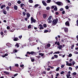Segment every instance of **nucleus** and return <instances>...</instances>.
Listing matches in <instances>:
<instances>
[{
	"label": "nucleus",
	"mask_w": 78,
	"mask_h": 78,
	"mask_svg": "<svg viewBox=\"0 0 78 78\" xmlns=\"http://www.w3.org/2000/svg\"><path fill=\"white\" fill-rule=\"evenodd\" d=\"M58 19L57 18L56 19H54L52 21V25H53V26L56 25V24L57 23H58Z\"/></svg>",
	"instance_id": "1"
},
{
	"label": "nucleus",
	"mask_w": 78,
	"mask_h": 78,
	"mask_svg": "<svg viewBox=\"0 0 78 78\" xmlns=\"http://www.w3.org/2000/svg\"><path fill=\"white\" fill-rule=\"evenodd\" d=\"M27 54H29V55H36V52H34L33 51H31L30 52L29 51L27 52Z\"/></svg>",
	"instance_id": "2"
},
{
	"label": "nucleus",
	"mask_w": 78,
	"mask_h": 78,
	"mask_svg": "<svg viewBox=\"0 0 78 78\" xmlns=\"http://www.w3.org/2000/svg\"><path fill=\"white\" fill-rule=\"evenodd\" d=\"M30 20L31 21V23H35L36 22V20L34 19L33 18V17H31Z\"/></svg>",
	"instance_id": "3"
},
{
	"label": "nucleus",
	"mask_w": 78,
	"mask_h": 78,
	"mask_svg": "<svg viewBox=\"0 0 78 78\" xmlns=\"http://www.w3.org/2000/svg\"><path fill=\"white\" fill-rule=\"evenodd\" d=\"M55 3L58 5H59V6H62V5H63V4L62 3L59 2H55Z\"/></svg>",
	"instance_id": "4"
},
{
	"label": "nucleus",
	"mask_w": 78,
	"mask_h": 78,
	"mask_svg": "<svg viewBox=\"0 0 78 78\" xmlns=\"http://www.w3.org/2000/svg\"><path fill=\"white\" fill-rule=\"evenodd\" d=\"M65 25L66 26H68V27L70 26V23H69V21H67L65 23Z\"/></svg>",
	"instance_id": "5"
},
{
	"label": "nucleus",
	"mask_w": 78,
	"mask_h": 78,
	"mask_svg": "<svg viewBox=\"0 0 78 78\" xmlns=\"http://www.w3.org/2000/svg\"><path fill=\"white\" fill-rule=\"evenodd\" d=\"M38 26L40 27L39 28L40 30H43L44 28L43 27V26L41 24L39 25Z\"/></svg>",
	"instance_id": "6"
},
{
	"label": "nucleus",
	"mask_w": 78,
	"mask_h": 78,
	"mask_svg": "<svg viewBox=\"0 0 78 78\" xmlns=\"http://www.w3.org/2000/svg\"><path fill=\"white\" fill-rule=\"evenodd\" d=\"M42 3H43L44 6H47V3L45 2V1H42Z\"/></svg>",
	"instance_id": "7"
},
{
	"label": "nucleus",
	"mask_w": 78,
	"mask_h": 78,
	"mask_svg": "<svg viewBox=\"0 0 78 78\" xmlns=\"http://www.w3.org/2000/svg\"><path fill=\"white\" fill-rule=\"evenodd\" d=\"M64 31L65 33H67L68 31H69V30H68V28L67 27H65L64 28Z\"/></svg>",
	"instance_id": "8"
},
{
	"label": "nucleus",
	"mask_w": 78,
	"mask_h": 78,
	"mask_svg": "<svg viewBox=\"0 0 78 78\" xmlns=\"http://www.w3.org/2000/svg\"><path fill=\"white\" fill-rule=\"evenodd\" d=\"M6 46H8L9 47H11V44L9 43H7L6 44Z\"/></svg>",
	"instance_id": "9"
},
{
	"label": "nucleus",
	"mask_w": 78,
	"mask_h": 78,
	"mask_svg": "<svg viewBox=\"0 0 78 78\" xmlns=\"http://www.w3.org/2000/svg\"><path fill=\"white\" fill-rule=\"evenodd\" d=\"M62 48V46L61 45H60L58 46L57 48H59L60 50H61Z\"/></svg>",
	"instance_id": "10"
},
{
	"label": "nucleus",
	"mask_w": 78,
	"mask_h": 78,
	"mask_svg": "<svg viewBox=\"0 0 78 78\" xmlns=\"http://www.w3.org/2000/svg\"><path fill=\"white\" fill-rule=\"evenodd\" d=\"M47 15L46 14H43V16L44 19H46L47 17Z\"/></svg>",
	"instance_id": "11"
},
{
	"label": "nucleus",
	"mask_w": 78,
	"mask_h": 78,
	"mask_svg": "<svg viewBox=\"0 0 78 78\" xmlns=\"http://www.w3.org/2000/svg\"><path fill=\"white\" fill-rule=\"evenodd\" d=\"M13 8L14 9H15V10H17V8H18V7H17V5H15V6H14Z\"/></svg>",
	"instance_id": "12"
},
{
	"label": "nucleus",
	"mask_w": 78,
	"mask_h": 78,
	"mask_svg": "<svg viewBox=\"0 0 78 78\" xmlns=\"http://www.w3.org/2000/svg\"><path fill=\"white\" fill-rule=\"evenodd\" d=\"M18 40H19V38H18L17 37H16L13 39V41H17Z\"/></svg>",
	"instance_id": "13"
},
{
	"label": "nucleus",
	"mask_w": 78,
	"mask_h": 78,
	"mask_svg": "<svg viewBox=\"0 0 78 78\" xmlns=\"http://www.w3.org/2000/svg\"><path fill=\"white\" fill-rule=\"evenodd\" d=\"M53 20V17L52 16H49V20Z\"/></svg>",
	"instance_id": "14"
},
{
	"label": "nucleus",
	"mask_w": 78,
	"mask_h": 78,
	"mask_svg": "<svg viewBox=\"0 0 78 78\" xmlns=\"http://www.w3.org/2000/svg\"><path fill=\"white\" fill-rule=\"evenodd\" d=\"M4 73L6 74V75H9V72H7L6 71H4Z\"/></svg>",
	"instance_id": "15"
},
{
	"label": "nucleus",
	"mask_w": 78,
	"mask_h": 78,
	"mask_svg": "<svg viewBox=\"0 0 78 78\" xmlns=\"http://www.w3.org/2000/svg\"><path fill=\"white\" fill-rule=\"evenodd\" d=\"M30 58L32 62H34V60H35L34 58H33L32 57Z\"/></svg>",
	"instance_id": "16"
},
{
	"label": "nucleus",
	"mask_w": 78,
	"mask_h": 78,
	"mask_svg": "<svg viewBox=\"0 0 78 78\" xmlns=\"http://www.w3.org/2000/svg\"><path fill=\"white\" fill-rule=\"evenodd\" d=\"M14 30L13 29H12V30H11V29H10V30H9V31H10V32H11L12 33V32H14Z\"/></svg>",
	"instance_id": "17"
},
{
	"label": "nucleus",
	"mask_w": 78,
	"mask_h": 78,
	"mask_svg": "<svg viewBox=\"0 0 78 78\" xmlns=\"http://www.w3.org/2000/svg\"><path fill=\"white\" fill-rule=\"evenodd\" d=\"M49 48V43H48L45 47V48Z\"/></svg>",
	"instance_id": "18"
},
{
	"label": "nucleus",
	"mask_w": 78,
	"mask_h": 78,
	"mask_svg": "<svg viewBox=\"0 0 78 78\" xmlns=\"http://www.w3.org/2000/svg\"><path fill=\"white\" fill-rule=\"evenodd\" d=\"M3 13H4V14H7L6 11L5 10H4V9H3Z\"/></svg>",
	"instance_id": "19"
},
{
	"label": "nucleus",
	"mask_w": 78,
	"mask_h": 78,
	"mask_svg": "<svg viewBox=\"0 0 78 78\" xmlns=\"http://www.w3.org/2000/svg\"><path fill=\"white\" fill-rule=\"evenodd\" d=\"M59 69H60V67H58L56 69V72H58L59 70Z\"/></svg>",
	"instance_id": "20"
},
{
	"label": "nucleus",
	"mask_w": 78,
	"mask_h": 78,
	"mask_svg": "<svg viewBox=\"0 0 78 78\" xmlns=\"http://www.w3.org/2000/svg\"><path fill=\"white\" fill-rule=\"evenodd\" d=\"M26 15L28 17H30V14L29 12H27V13Z\"/></svg>",
	"instance_id": "21"
},
{
	"label": "nucleus",
	"mask_w": 78,
	"mask_h": 78,
	"mask_svg": "<svg viewBox=\"0 0 78 78\" xmlns=\"http://www.w3.org/2000/svg\"><path fill=\"white\" fill-rule=\"evenodd\" d=\"M29 2L30 3H33V1L32 0H29Z\"/></svg>",
	"instance_id": "22"
},
{
	"label": "nucleus",
	"mask_w": 78,
	"mask_h": 78,
	"mask_svg": "<svg viewBox=\"0 0 78 78\" xmlns=\"http://www.w3.org/2000/svg\"><path fill=\"white\" fill-rule=\"evenodd\" d=\"M6 10L8 11L9 10V7L7 6L6 7Z\"/></svg>",
	"instance_id": "23"
},
{
	"label": "nucleus",
	"mask_w": 78,
	"mask_h": 78,
	"mask_svg": "<svg viewBox=\"0 0 78 78\" xmlns=\"http://www.w3.org/2000/svg\"><path fill=\"white\" fill-rule=\"evenodd\" d=\"M31 24L29 25L28 27V29L31 28Z\"/></svg>",
	"instance_id": "24"
},
{
	"label": "nucleus",
	"mask_w": 78,
	"mask_h": 78,
	"mask_svg": "<svg viewBox=\"0 0 78 78\" xmlns=\"http://www.w3.org/2000/svg\"><path fill=\"white\" fill-rule=\"evenodd\" d=\"M70 76H71V75H70V74H68L66 75L67 78L69 77Z\"/></svg>",
	"instance_id": "25"
},
{
	"label": "nucleus",
	"mask_w": 78,
	"mask_h": 78,
	"mask_svg": "<svg viewBox=\"0 0 78 78\" xmlns=\"http://www.w3.org/2000/svg\"><path fill=\"white\" fill-rule=\"evenodd\" d=\"M38 6H39V4H36L35 5L34 7L35 8H37V7H38Z\"/></svg>",
	"instance_id": "26"
},
{
	"label": "nucleus",
	"mask_w": 78,
	"mask_h": 78,
	"mask_svg": "<svg viewBox=\"0 0 78 78\" xmlns=\"http://www.w3.org/2000/svg\"><path fill=\"white\" fill-rule=\"evenodd\" d=\"M54 10L55 11H57L58 10V8L55 7L54 9Z\"/></svg>",
	"instance_id": "27"
},
{
	"label": "nucleus",
	"mask_w": 78,
	"mask_h": 78,
	"mask_svg": "<svg viewBox=\"0 0 78 78\" xmlns=\"http://www.w3.org/2000/svg\"><path fill=\"white\" fill-rule=\"evenodd\" d=\"M15 46H16L17 47V48H19V44L18 43H16L15 45Z\"/></svg>",
	"instance_id": "28"
},
{
	"label": "nucleus",
	"mask_w": 78,
	"mask_h": 78,
	"mask_svg": "<svg viewBox=\"0 0 78 78\" xmlns=\"http://www.w3.org/2000/svg\"><path fill=\"white\" fill-rule=\"evenodd\" d=\"M54 57L55 58H58V56L57 55H54Z\"/></svg>",
	"instance_id": "29"
},
{
	"label": "nucleus",
	"mask_w": 78,
	"mask_h": 78,
	"mask_svg": "<svg viewBox=\"0 0 78 78\" xmlns=\"http://www.w3.org/2000/svg\"><path fill=\"white\" fill-rule=\"evenodd\" d=\"M12 4L10 2H9L8 3V5L9 6H11L12 5Z\"/></svg>",
	"instance_id": "30"
},
{
	"label": "nucleus",
	"mask_w": 78,
	"mask_h": 78,
	"mask_svg": "<svg viewBox=\"0 0 78 78\" xmlns=\"http://www.w3.org/2000/svg\"><path fill=\"white\" fill-rule=\"evenodd\" d=\"M76 72H74L73 73V76H75V75H76Z\"/></svg>",
	"instance_id": "31"
},
{
	"label": "nucleus",
	"mask_w": 78,
	"mask_h": 78,
	"mask_svg": "<svg viewBox=\"0 0 78 78\" xmlns=\"http://www.w3.org/2000/svg\"><path fill=\"white\" fill-rule=\"evenodd\" d=\"M65 8L66 9H68L69 8V6L68 5L66 6Z\"/></svg>",
	"instance_id": "32"
},
{
	"label": "nucleus",
	"mask_w": 78,
	"mask_h": 78,
	"mask_svg": "<svg viewBox=\"0 0 78 78\" xmlns=\"http://www.w3.org/2000/svg\"><path fill=\"white\" fill-rule=\"evenodd\" d=\"M43 27L44 28H46L47 27V24H44L43 25Z\"/></svg>",
	"instance_id": "33"
},
{
	"label": "nucleus",
	"mask_w": 78,
	"mask_h": 78,
	"mask_svg": "<svg viewBox=\"0 0 78 78\" xmlns=\"http://www.w3.org/2000/svg\"><path fill=\"white\" fill-rule=\"evenodd\" d=\"M23 5H24V4L23 3H21L20 4V6H21V8H22V7H23Z\"/></svg>",
	"instance_id": "34"
},
{
	"label": "nucleus",
	"mask_w": 78,
	"mask_h": 78,
	"mask_svg": "<svg viewBox=\"0 0 78 78\" xmlns=\"http://www.w3.org/2000/svg\"><path fill=\"white\" fill-rule=\"evenodd\" d=\"M17 3L18 4H20V3H21V1L20 0L18 1H17Z\"/></svg>",
	"instance_id": "35"
},
{
	"label": "nucleus",
	"mask_w": 78,
	"mask_h": 78,
	"mask_svg": "<svg viewBox=\"0 0 78 78\" xmlns=\"http://www.w3.org/2000/svg\"><path fill=\"white\" fill-rule=\"evenodd\" d=\"M23 14L24 16H25V15H26V13H25V12H23Z\"/></svg>",
	"instance_id": "36"
},
{
	"label": "nucleus",
	"mask_w": 78,
	"mask_h": 78,
	"mask_svg": "<svg viewBox=\"0 0 78 78\" xmlns=\"http://www.w3.org/2000/svg\"><path fill=\"white\" fill-rule=\"evenodd\" d=\"M64 73H65V72H64V71H62L60 73V74H61V75H63V74H64Z\"/></svg>",
	"instance_id": "37"
},
{
	"label": "nucleus",
	"mask_w": 78,
	"mask_h": 78,
	"mask_svg": "<svg viewBox=\"0 0 78 78\" xmlns=\"http://www.w3.org/2000/svg\"><path fill=\"white\" fill-rule=\"evenodd\" d=\"M48 32V31L47 30H44V33H47Z\"/></svg>",
	"instance_id": "38"
},
{
	"label": "nucleus",
	"mask_w": 78,
	"mask_h": 78,
	"mask_svg": "<svg viewBox=\"0 0 78 78\" xmlns=\"http://www.w3.org/2000/svg\"><path fill=\"white\" fill-rule=\"evenodd\" d=\"M55 54H59V51H57L55 52Z\"/></svg>",
	"instance_id": "39"
},
{
	"label": "nucleus",
	"mask_w": 78,
	"mask_h": 78,
	"mask_svg": "<svg viewBox=\"0 0 78 78\" xmlns=\"http://www.w3.org/2000/svg\"><path fill=\"white\" fill-rule=\"evenodd\" d=\"M7 30H9L10 29V27L8 26L7 27Z\"/></svg>",
	"instance_id": "40"
},
{
	"label": "nucleus",
	"mask_w": 78,
	"mask_h": 78,
	"mask_svg": "<svg viewBox=\"0 0 78 78\" xmlns=\"http://www.w3.org/2000/svg\"><path fill=\"white\" fill-rule=\"evenodd\" d=\"M72 56V54H69V57H71Z\"/></svg>",
	"instance_id": "41"
},
{
	"label": "nucleus",
	"mask_w": 78,
	"mask_h": 78,
	"mask_svg": "<svg viewBox=\"0 0 78 78\" xmlns=\"http://www.w3.org/2000/svg\"><path fill=\"white\" fill-rule=\"evenodd\" d=\"M69 69L70 70H71V71H72V67H69Z\"/></svg>",
	"instance_id": "42"
},
{
	"label": "nucleus",
	"mask_w": 78,
	"mask_h": 78,
	"mask_svg": "<svg viewBox=\"0 0 78 78\" xmlns=\"http://www.w3.org/2000/svg\"><path fill=\"white\" fill-rule=\"evenodd\" d=\"M60 10L61 11H63V10H64V9L63 8H61L60 9Z\"/></svg>",
	"instance_id": "43"
},
{
	"label": "nucleus",
	"mask_w": 78,
	"mask_h": 78,
	"mask_svg": "<svg viewBox=\"0 0 78 78\" xmlns=\"http://www.w3.org/2000/svg\"><path fill=\"white\" fill-rule=\"evenodd\" d=\"M62 14H65V11L63 10L62 12Z\"/></svg>",
	"instance_id": "44"
},
{
	"label": "nucleus",
	"mask_w": 78,
	"mask_h": 78,
	"mask_svg": "<svg viewBox=\"0 0 78 78\" xmlns=\"http://www.w3.org/2000/svg\"><path fill=\"white\" fill-rule=\"evenodd\" d=\"M76 22V25L78 27V20H77Z\"/></svg>",
	"instance_id": "45"
},
{
	"label": "nucleus",
	"mask_w": 78,
	"mask_h": 78,
	"mask_svg": "<svg viewBox=\"0 0 78 78\" xmlns=\"http://www.w3.org/2000/svg\"><path fill=\"white\" fill-rule=\"evenodd\" d=\"M55 14L56 15H59V12H55Z\"/></svg>",
	"instance_id": "46"
},
{
	"label": "nucleus",
	"mask_w": 78,
	"mask_h": 78,
	"mask_svg": "<svg viewBox=\"0 0 78 78\" xmlns=\"http://www.w3.org/2000/svg\"><path fill=\"white\" fill-rule=\"evenodd\" d=\"M57 45H60V43H59V41L57 42Z\"/></svg>",
	"instance_id": "47"
},
{
	"label": "nucleus",
	"mask_w": 78,
	"mask_h": 78,
	"mask_svg": "<svg viewBox=\"0 0 78 78\" xmlns=\"http://www.w3.org/2000/svg\"><path fill=\"white\" fill-rule=\"evenodd\" d=\"M15 66H16V67H19V65L18 64H16L15 65Z\"/></svg>",
	"instance_id": "48"
},
{
	"label": "nucleus",
	"mask_w": 78,
	"mask_h": 78,
	"mask_svg": "<svg viewBox=\"0 0 78 78\" xmlns=\"http://www.w3.org/2000/svg\"><path fill=\"white\" fill-rule=\"evenodd\" d=\"M72 64L70 63L68 65V66H72Z\"/></svg>",
	"instance_id": "49"
},
{
	"label": "nucleus",
	"mask_w": 78,
	"mask_h": 78,
	"mask_svg": "<svg viewBox=\"0 0 78 78\" xmlns=\"http://www.w3.org/2000/svg\"><path fill=\"white\" fill-rule=\"evenodd\" d=\"M73 66H74V64H75V62L74 61H73Z\"/></svg>",
	"instance_id": "50"
},
{
	"label": "nucleus",
	"mask_w": 78,
	"mask_h": 78,
	"mask_svg": "<svg viewBox=\"0 0 78 78\" xmlns=\"http://www.w3.org/2000/svg\"><path fill=\"white\" fill-rule=\"evenodd\" d=\"M69 63L68 62H66V66H69Z\"/></svg>",
	"instance_id": "51"
},
{
	"label": "nucleus",
	"mask_w": 78,
	"mask_h": 78,
	"mask_svg": "<svg viewBox=\"0 0 78 78\" xmlns=\"http://www.w3.org/2000/svg\"><path fill=\"white\" fill-rule=\"evenodd\" d=\"M55 8V5H53L51 6V8L52 9H54Z\"/></svg>",
	"instance_id": "52"
},
{
	"label": "nucleus",
	"mask_w": 78,
	"mask_h": 78,
	"mask_svg": "<svg viewBox=\"0 0 78 78\" xmlns=\"http://www.w3.org/2000/svg\"><path fill=\"white\" fill-rule=\"evenodd\" d=\"M23 66H24V65H20V67H23Z\"/></svg>",
	"instance_id": "53"
},
{
	"label": "nucleus",
	"mask_w": 78,
	"mask_h": 78,
	"mask_svg": "<svg viewBox=\"0 0 78 78\" xmlns=\"http://www.w3.org/2000/svg\"><path fill=\"white\" fill-rule=\"evenodd\" d=\"M17 75H18V73L14 75V76L15 77V76H17Z\"/></svg>",
	"instance_id": "54"
},
{
	"label": "nucleus",
	"mask_w": 78,
	"mask_h": 78,
	"mask_svg": "<svg viewBox=\"0 0 78 78\" xmlns=\"http://www.w3.org/2000/svg\"><path fill=\"white\" fill-rule=\"evenodd\" d=\"M22 37V35H20L19 36V38L20 39H21Z\"/></svg>",
	"instance_id": "55"
},
{
	"label": "nucleus",
	"mask_w": 78,
	"mask_h": 78,
	"mask_svg": "<svg viewBox=\"0 0 78 78\" xmlns=\"http://www.w3.org/2000/svg\"><path fill=\"white\" fill-rule=\"evenodd\" d=\"M49 67L50 68H51L52 69H54V67H51V66H49Z\"/></svg>",
	"instance_id": "56"
},
{
	"label": "nucleus",
	"mask_w": 78,
	"mask_h": 78,
	"mask_svg": "<svg viewBox=\"0 0 78 78\" xmlns=\"http://www.w3.org/2000/svg\"><path fill=\"white\" fill-rule=\"evenodd\" d=\"M24 20H25L26 21H27V20H28V18H25Z\"/></svg>",
	"instance_id": "57"
},
{
	"label": "nucleus",
	"mask_w": 78,
	"mask_h": 78,
	"mask_svg": "<svg viewBox=\"0 0 78 78\" xmlns=\"http://www.w3.org/2000/svg\"><path fill=\"white\" fill-rule=\"evenodd\" d=\"M46 9L47 10H49V7H47Z\"/></svg>",
	"instance_id": "58"
},
{
	"label": "nucleus",
	"mask_w": 78,
	"mask_h": 78,
	"mask_svg": "<svg viewBox=\"0 0 78 78\" xmlns=\"http://www.w3.org/2000/svg\"><path fill=\"white\" fill-rule=\"evenodd\" d=\"M64 66L63 65H62L61 66V68H64Z\"/></svg>",
	"instance_id": "59"
},
{
	"label": "nucleus",
	"mask_w": 78,
	"mask_h": 78,
	"mask_svg": "<svg viewBox=\"0 0 78 78\" xmlns=\"http://www.w3.org/2000/svg\"><path fill=\"white\" fill-rule=\"evenodd\" d=\"M59 73H57L56 76H59Z\"/></svg>",
	"instance_id": "60"
},
{
	"label": "nucleus",
	"mask_w": 78,
	"mask_h": 78,
	"mask_svg": "<svg viewBox=\"0 0 78 78\" xmlns=\"http://www.w3.org/2000/svg\"><path fill=\"white\" fill-rule=\"evenodd\" d=\"M72 61H73V59H70L69 60V62H72Z\"/></svg>",
	"instance_id": "61"
},
{
	"label": "nucleus",
	"mask_w": 78,
	"mask_h": 78,
	"mask_svg": "<svg viewBox=\"0 0 78 78\" xmlns=\"http://www.w3.org/2000/svg\"><path fill=\"white\" fill-rule=\"evenodd\" d=\"M14 51H15V53H17V50L16 49H15L14 50Z\"/></svg>",
	"instance_id": "62"
},
{
	"label": "nucleus",
	"mask_w": 78,
	"mask_h": 78,
	"mask_svg": "<svg viewBox=\"0 0 78 78\" xmlns=\"http://www.w3.org/2000/svg\"><path fill=\"white\" fill-rule=\"evenodd\" d=\"M1 35H3V32H1Z\"/></svg>",
	"instance_id": "63"
},
{
	"label": "nucleus",
	"mask_w": 78,
	"mask_h": 78,
	"mask_svg": "<svg viewBox=\"0 0 78 78\" xmlns=\"http://www.w3.org/2000/svg\"><path fill=\"white\" fill-rule=\"evenodd\" d=\"M5 56H8V54H5Z\"/></svg>",
	"instance_id": "64"
}]
</instances>
